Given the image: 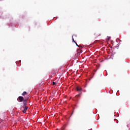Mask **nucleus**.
I'll list each match as a JSON object with an SVG mask.
<instances>
[{
  "mask_svg": "<svg viewBox=\"0 0 130 130\" xmlns=\"http://www.w3.org/2000/svg\"><path fill=\"white\" fill-rule=\"evenodd\" d=\"M18 100L20 101V102H22L24 101V98L23 96H19Z\"/></svg>",
  "mask_w": 130,
  "mask_h": 130,
  "instance_id": "1",
  "label": "nucleus"
},
{
  "mask_svg": "<svg viewBox=\"0 0 130 130\" xmlns=\"http://www.w3.org/2000/svg\"><path fill=\"white\" fill-rule=\"evenodd\" d=\"M76 90L77 91H82V87H81L80 86H77L76 87Z\"/></svg>",
  "mask_w": 130,
  "mask_h": 130,
  "instance_id": "2",
  "label": "nucleus"
},
{
  "mask_svg": "<svg viewBox=\"0 0 130 130\" xmlns=\"http://www.w3.org/2000/svg\"><path fill=\"white\" fill-rule=\"evenodd\" d=\"M26 94H27V92L26 91H24L22 93V96H25V95H26Z\"/></svg>",
  "mask_w": 130,
  "mask_h": 130,
  "instance_id": "3",
  "label": "nucleus"
},
{
  "mask_svg": "<svg viewBox=\"0 0 130 130\" xmlns=\"http://www.w3.org/2000/svg\"><path fill=\"white\" fill-rule=\"evenodd\" d=\"M73 41L75 42V43H76L77 46H78L79 47V45H78V44H77V43L75 41V40H74V38H73Z\"/></svg>",
  "mask_w": 130,
  "mask_h": 130,
  "instance_id": "4",
  "label": "nucleus"
},
{
  "mask_svg": "<svg viewBox=\"0 0 130 130\" xmlns=\"http://www.w3.org/2000/svg\"><path fill=\"white\" fill-rule=\"evenodd\" d=\"M26 111H27V110H25V109L23 110V113H26Z\"/></svg>",
  "mask_w": 130,
  "mask_h": 130,
  "instance_id": "5",
  "label": "nucleus"
},
{
  "mask_svg": "<svg viewBox=\"0 0 130 130\" xmlns=\"http://www.w3.org/2000/svg\"><path fill=\"white\" fill-rule=\"evenodd\" d=\"M24 109H25V110H28V107L25 106V107H24Z\"/></svg>",
  "mask_w": 130,
  "mask_h": 130,
  "instance_id": "6",
  "label": "nucleus"
},
{
  "mask_svg": "<svg viewBox=\"0 0 130 130\" xmlns=\"http://www.w3.org/2000/svg\"><path fill=\"white\" fill-rule=\"evenodd\" d=\"M55 85V82H53L52 83V85H53V86H54Z\"/></svg>",
  "mask_w": 130,
  "mask_h": 130,
  "instance_id": "7",
  "label": "nucleus"
}]
</instances>
